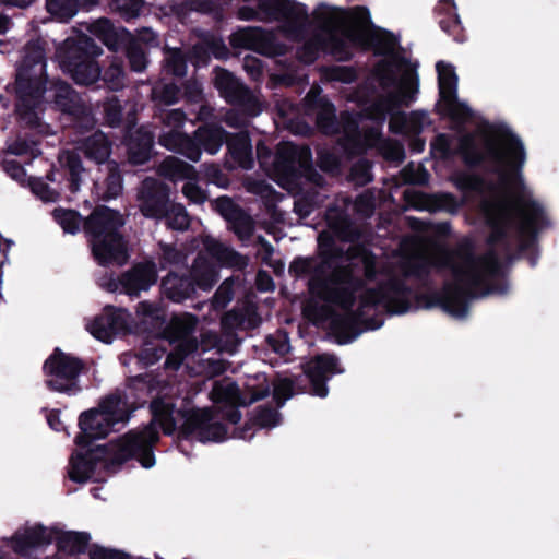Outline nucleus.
<instances>
[{
    "instance_id": "nucleus-1",
    "label": "nucleus",
    "mask_w": 559,
    "mask_h": 559,
    "mask_svg": "<svg viewBox=\"0 0 559 559\" xmlns=\"http://www.w3.org/2000/svg\"><path fill=\"white\" fill-rule=\"evenodd\" d=\"M150 424L141 430H130L118 439L112 464L123 465L129 460H136L144 468L153 467L156 462L154 448L160 440L157 426L165 436H173L177 431L179 440L195 438L199 442L206 443L227 439L226 425L215 421V412L211 407L176 409L171 400L156 396L150 403Z\"/></svg>"
},
{
    "instance_id": "nucleus-2",
    "label": "nucleus",
    "mask_w": 559,
    "mask_h": 559,
    "mask_svg": "<svg viewBox=\"0 0 559 559\" xmlns=\"http://www.w3.org/2000/svg\"><path fill=\"white\" fill-rule=\"evenodd\" d=\"M45 44L29 40L22 60L16 67L13 83L15 112L31 128L39 126L38 110L44 102L52 104L62 114L70 115L82 103L73 87L61 79H49L47 74Z\"/></svg>"
},
{
    "instance_id": "nucleus-3",
    "label": "nucleus",
    "mask_w": 559,
    "mask_h": 559,
    "mask_svg": "<svg viewBox=\"0 0 559 559\" xmlns=\"http://www.w3.org/2000/svg\"><path fill=\"white\" fill-rule=\"evenodd\" d=\"M413 289L399 277H390L379 282L374 287L366 289L358 297V307L338 313L323 307L330 317V328L340 337V343L354 341L364 331L380 329L384 321L379 316L366 317L368 309L382 307L386 313L404 314L412 308Z\"/></svg>"
},
{
    "instance_id": "nucleus-4",
    "label": "nucleus",
    "mask_w": 559,
    "mask_h": 559,
    "mask_svg": "<svg viewBox=\"0 0 559 559\" xmlns=\"http://www.w3.org/2000/svg\"><path fill=\"white\" fill-rule=\"evenodd\" d=\"M496 136L484 140L480 151L474 135H463L459 141L457 154L469 169L485 168L499 177L507 188H523L522 169L526 152L522 140L508 127L493 129Z\"/></svg>"
},
{
    "instance_id": "nucleus-5",
    "label": "nucleus",
    "mask_w": 559,
    "mask_h": 559,
    "mask_svg": "<svg viewBox=\"0 0 559 559\" xmlns=\"http://www.w3.org/2000/svg\"><path fill=\"white\" fill-rule=\"evenodd\" d=\"M433 265L439 270H449L453 276V281L449 282L463 285L474 297L490 293L504 294L508 289L506 283H489L502 275V263L493 249L477 255L473 243L467 241L455 250H443Z\"/></svg>"
},
{
    "instance_id": "nucleus-6",
    "label": "nucleus",
    "mask_w": 559,
    "mask_h": 559,
    "mask_svg": "<svg viewBox=\"0 0 559 559\" xmlns=\"http://www.w3.org/2000/svg\"><path fill=\"white\" fill-rule=\"evenodd\" d=\"M123 215L107 205H97L84 218L83 231L88 237L92 254L102 266L122 265L129 254L120 229L124 226Z\"/></svg>"
},
{
    "instance_id": "nucleus-7",
    "label": "nucleus",
    "mask_w": 559,
    "mask_h": 559,
    "mask_svg": "<svg viewBox=\"0 0 559 559\" xmlns=\"http://www.w3.org/2000/svg\"><path fill=\"white\" fill-rule=\"evenodd\" d=\"M344 35L355 46L371 48L376 56L390 57V59H383L377 63L376 75L383 88L397 84V70L409 63L407 58L394 52L400 45L397 36L384 28H376L366 34L354 27H346Z\"/></svg>"
},
{
    "instance_id": "nucleus-8",
    "label": "nucleus",
    "mask_w": 559,
    "mask_h": 559,
    "mask_svg": "<svg viewBox=\"0 0 559 559\" xmlns=\"http://www.w3.org/2000/svg\"><path fill=\"white\" fill-rule=\"evenodd\" d=\"M103 49L95 40L81 34L64 40L60 50L61 64L75 84L91 86L99 81L100 67L97 57Z\"/></svg>"
},
{
    "instance_id": "nucleus-9",
    "label": "nucleus",
    "mask_w": 559,
    "mask_h": 559,
    "mask_svg": "<svg viewBox=\"0 0 559 559\" xmlns=\"http://www.w3.org/2000/svg\"><path fill=\"white\" fill-rule=\"evenodd\" d=\"M86 371L83 359L59 347H55L43 364L46 389L67 396H75L82 392L80 377Z\"/></svg>"
},
{
    "instance_id": "nucleus-10",
    "label": "nucleus",
    "mask_w": 559,
    "mask_h": 559,
    "mask_svg": "<svg viewBox=\"0 0 559 559\" xmlns=\"http://www.w3.org/2000/svg\"><path fill=\"white\" fill-rule=\"evenodd\" d=\"M261 14L264 20L282 22L286 31L295 36H305L309 26L307 7L292 0H259L258 12L243 7L239 10L242 20H251Z\"/></svg>"
},
{
    "instance_id": "nucleus-11",
    "label": "nucleus",
    "mask_w": 559,
    "mask_h": 559,
    "mask_svg": "<svg viewBox=\"0 0 559 559\" xmlns=\"http://www.w3.org/2000/svg\"><path fill=\"white\" fill-rule=\"evenodd\" d=\"M356 263L340 264L328 275L329 286L324 290H318L313 296L333 304L342 310H352L357 302V294L364 293L366 280L355 274Z\"/></svg>"
},
{
    "instance_id": "nucleus-12",
    "label": "nucleus",
    "mask_w": 559,
    "mask_h": 559,
    "mask_svg": "<svg viewBox=\"0 0 559 559\" xmlns=\"http://www.w3.org/2000/svg\"><path fill=\"white\" fill-rule=\"evenodd\" d=\"M117 445L118 440L95 448H80V451L73 452L69 460V478L78 484L86 483L94 475L99 464L108 472L119 469L122 465L111 463Z\"/></svg>"
},
{
    "instance_id": "nucleus-13",
    "label": "nucleus",
    "mask_w": 559,
    "mask_h": 559,
    "mask_svg": "<svg viewBox=\"0 0 559 559\" xmlns=\"http://www.w3.org/2000/svg\"><path fill=\"white\" fill-rule=\"evenodd\" d=\"M475 297L469 289L459 283L444 282L440 290H430L415 295L417 308H440L455 318H465L469 310V301Z\"/></svg>"
},
{
    "instance_id": "nucleus-14",
    "label": "nucleus",
    "mask_w": 559,
    "mask_h": 559,
    "mask_svg": "<svg viewBox=\"0 0 559 559\" xmlns=\"http://www.w3.org/2000/svg\"><path fill=\"white\" fill-rule=\"evenodd\" d=\"M418 93V76H405L401 81L400 90L397 93L389 92L380 94L374 99L366 105L362 110L367 120L372 121L378 126H382L390 112L400 109L401 106L408 107L415 99Z\"/></svg>"
},
{
    "instance_id": "nucleus-15",
    "label": "nucleus",
    "mask_w": 559,
    "mask_h": 559,
    "mask_svg": "<svg viewBox=\"0 0 559 559\" xmlns=\"http://www.w3.org/2000/svg\"><path fill=\"white\" fill-rule=\"evenodd\" d=\"M170 194L169 185L157 178L146 177L141 182L136 195L140 213L145 218L162 222L167 216V209L174 202Z\"/></svg>"
},
{
    "instance_id": "nucleus-16",
    "label": "nucleus",
    "mask_w": 559,
    "mask_h": 559,
    "mask_svg": "<svg viewBox=\"0 0 559 559\" xmlns=\"http://www.w3.org/2000/svg\"><path fill=\"white\" fill-rule=\"evenodd\" d=\"M518 215L520 218L518 231L523 238L519 245V250L524 252L528 250L537 240L538 234L550 226L544 206L533 199H518Z\"/></svg>"
},
{
    "instance_id": "nucleus-17",
    "label": "nucleus",
    "mask_w": 559,
    "mask_h": 559,
    "mask_svg": "<svg viewBox=\"0 0 559 559\" xmlns=\"http://www.w3.org/2000/svg\"><path fill=\"white\" fill-rule=\"evenodd\" d=\"M229 45L234 49H246L266 57L283 56L284 46L278 44L271 32L261 27H239L229 36Z\"/></svg>"
},
{
    "instance_id": "nucleus-18",
    "label": "nucleus",
    "mask_w": 559,
    "mask_h": 559,
    "mask_svg": "<svg viewBox=\"0 0 559 559\" xmlns=\"http://www.w3.org/2000/svg\"><path fill=\"white\" fill-rule=\"evenodd\" d=\"M343 372L338 357L329 353L316 355L304 367V373L310 383V393L321 399L329 394L328 381Z\"/></svg>"
},
{
    "instance_id": "nucleus-19",
    "label": "nucleus",
    "mask_w": 559,
    "mask_h": 559,
    "mask_svg": "<svg viewBox=\"0 0 559 559\" xmlns=\"http://www.w3.org/2000/svg\"><path fill=\"white\" fill-rule=\"evenodd\" d=\"M214 85L226 103L239 106L252 115L259 112V104L251 90L230 71L218 68Z\"/></svg>"
},
{
    "instance_id": "nucleus-20",
    "label": "nucleus",
    "mask_w": 559,
    "mask_h": 559,
    "mask_svg": "<svg viewBox=\"0 0 559 559\" xmlns=\"http://www.w3.org/2000/svg\"><path fill=\"white\" fill-rule=\"evenodd\" d=\"M345 259V249L335 243L332 237H319V254L317 258V276L308 281L311 295L324 290L329 286L328 272H333Z\"/></svg>"
},
{
    "instance_id": "nucleus-21",
    "label": "nucleus",
    "mask_w": 559,
    "mask_h": 559,
    "mask_svg": "<svg viewBox=\"0 0 559 559\" xmlns=\"http://www.w3.org/2000/svg\"><path fill=\"white\" fill-rule=\"evenodd\" d=\"M305 111L313 115L317 129L324 135L340 133V121L336 117L334 104L324 95L320 88H310L304 98Z\"/></svg>"
},
{
    "instance_id": "nucleus-22",
    "label": "nucleus",
    "mask_w": 559,
    "mask_h": 559,
    "mask_svg": "<svg viewBox=\"0 0 559 559\" xmlns=\"http://www.w3.org/2000/svg\"><path fill=\"white\" fill-rule=\"evenodd\" d=\"M213 209L228 225V228L240 241H248L253 236L255 224L253 218L230 197L221 195L212 202Z\"/></svg>"
},
{
    "instance_id": "nucleus-23",
    "label": "nucleus",
    "mask_w": 559,
    "mask_h": 559,
    "mask_svg": "<svg viewBox=\"0 0 559 559\" xmlns=\"http://www.w3.org/2000/svg\"><path fill=\"white\" fill-rule=\"evenodd\" d=\"M58 162L60 167L51 168L46 179L57 182L59 190H62L64 185L72 194L76 193L81 188L82 175L86 173L81 155L76 151L66 150L59 154Z\"/></svg>"
},
{
    "instance_id": "nucleus-24",
    "label": "nucleus",
    "mask_w": 559,
    "mask_h": 559,
    "mask_svg": "<svg viewBox=\"0 0 559 559\" xmlns=\"http://www.w3.org/2000/svg\"><path fill=\"white\" fill-rule=\"evenodd\" d=\"M297 164L302 168L305 177L309 181L316 185H320L323 181L322 176L312 165L311 151L308 147L300 148L295 144L288 143L278 150L275 160V166L278 170L286 175L295 176Z\"/></svg>"
},
{
    "instance_id": "nucleus-25",
    "label": "nucleus",
    "mask_w": 559,
    "mask_h": 559,
    "mask_svg": "<svg viewBox=\"0 0 559 559\" xmlns=\"http://www.w3.org/2000/svg\"><path fill=\"white\" fill-rule=\"evenodd\" d=\"M78 425L80 432L75 436L74 442L82 449L90 447L93 440L104 439L116 430V425L96 408L81 413Z\"/></svg>"
},
{
    "instance_id": "nucleus-26",
    "label": "nucleus",
    "mask_w": 559,
    "mask_h": 559,
    "mask_svg": "<svg viewBox=\"0 0 559 559\" xmlns=\"http://www.w3.org/2000/svg\"><path fill=\"white\" fill-rule=\"evenodd\" d=\"M86 329L96 340L110 343L118 333L129 331L126 311L107 306L102 314L96 316L87 324Z\"/></svg>"
},
{
    "instance_id": "nucleus-27",
    "label": "nucleus",
    "mask_w": 559,
    "mask_h": 559,
    "mask_svg": "<svg viewBox=\"0 0 559 559\" xmlns=\"http://www.w3.org/2000/svg\"><path fill=\"white\" fill-rule=\"evenodd\" d=\"M158 278L157 269L153 261L133 264L122 272L121 294L139 297L141 292H147Z\"/></svg>"
},
{
    "instance_id": "nucleus-28",
    "label": "nucleus",
    "mask_w": 559,
    "mask_h": 559,
    "mask_svg": "<svg viewBox=\"0 0 559 559\" xmlns=\"http://www.w3.org/2000/svg\"><path fill=\"white\" fill-rule=\"evenodd\" d=\"M151 44H157V37L151 29L143 28L138 37L131 34L122 45L120 50H123L132 72L141 73L146 70L148 64L147 45Z\"/></svg>"
},
{
    "instance_id": "nucleus-29",
    "label": "nucleus",
    "mask_w": 559,
    "mask_h": 559,
    "mask_svg": "<svg viewBox=\"0 0 559 559\" xmlns=\"http://www.w3.org/2000/svg\"><path fill=\"white\" fill-rule=\"evenodd\" d=\"M486 223L490 228V233L486 239L489 250L496 246L503 245L509 247V231L511 227V218L508 206L504 203L493 204L486 209Z\"/></svg>"
},
{
    "instance_id": "nucleus-30",
    "label": "nucleus",
    "mask_w": 559,
    "mask_h": 559,
    "mask_svg": "<svg viewBox=\"0 0 559 559\" xmlns=\"http://www.w3.org/2000/svg\"><path fill=\"white\" fill-rule=\"evenodd\" d=\"M58 534L57 528H47L43 524L26 527L12 537V548L17 555H27L31 550L50 545Z\"/></svg>"
},
{
    "instance_id": "nucleus-31",
    "label": "nucleus",
    "mask_w": 559,
    "mask_h": 559,
    "mask_svg": "<svg viewBox=\"0 0 559 559\" xmlns=\"http://www.w3.org/2000/svg\"><path fill=\"white\" fill-rule=\"evenodd\" d=\"M158 144L192 162H198L202 155L199 141H197L194 133L190 136L178 130L164 131L158 135Z\"/></svg>"
},
{
    "instance_id": "nucleus-32",
    "label": "nucleus",
    "mask_w": 559,
    "mask_h": 559,
    "mask_svg": "<svg viewBox=\"0 0 559 559\" xmlns=\"http://www.w3.org/2000/svg\"><path fill=\"white\" fill-rule=\"evenodd\" d=\"M155 134L144 126L130 132L126 139L128 160L132 165H143L152 157Z\"/></svg>"
},
{
    "instance_id": "nucleus-33",
    "label": "nucleus",
    "mask_w": 559,
    "mask_h": 559,
    "mask_svg": "<svg viewBox=\"0 0 559 559\" xmlns=\"http://www.w3.org/2000/svg\"><path fill=\"white\" fill-rule=\"evenodd\" d=\"M192 277L189 272L170 271L160 283L162 294L173 302H183L195 296Z\"/></svg>"
},
{
    "instance_id": "nucleus-34",
    "label": "nucleus",
    "mask_w": 559,
    "mask_h": 559,
    "mask_svg": "<svg viewBox=\"0 0 559 559\" xmlns=\"http://www.w3.org/2000/svg\"><path fill=\"white\" fill-rule=\"evenodd\" d=\"M88 31L114 52L119 51L131 35L126 28H117L114 23L106 17L92 22Z\"/></svg>"
},
{
    "instance_id": "nucleus-35",
    "label": "nucleus",
    "mask_w": 559,
    "mask_h": 559,
    "mask_svg": "<svg viewBox=\"0 0 559 559\" xmlns=\"http://www.w3.org/2000/svg\"><path fill=\"white\" fill-rule=\"evenodd\" d=\"M440 28L455 41H465V31L462 26L454 0H440L435 8Z\"/></svg>"
},
{
    "instance_id": "nucleus-36",
    "label": "nucleus",
    "mask_w": 559,
    "mask_h": 559,
    "mask_svg": "<svg viewBox=\"0 0 559 559\" xmlns=\"http://www.w3.org/2000/svg\"><path fill=\"white\" fill-rule=\"evenodd\" d=\"M227 155L236 166L251 169L254 165L251 138L248 132L229 133L225 142Z\"/></svg>"
},
{
    "instance_id": "nucleus-37",
    "label": "nucleus",
    "mask_w": 559,
    "mask_h": 559,
    "mask_svg": "<svg viewBox=\"0 0 559 559\" xmlns=\"http://www.w3.org/2000/svg\"><path fill=\"white\" fill-rule=\"evenodd\" d=\"M281 421V414L277 409L269 406H258L253 416L245 423L241 428L234 431V436L239 439H251L253 437V428H273Z\"/></svg>"
},
{
    "instance_id": "nucleus-38",
    "label": "nucleus",
    "mask_w": 559,
    "mask_h": 559,
    "mask_svg": "<svg viewBox=\"0 0 559 559\" xmlns=\"http://www.w3.org/2000/svg\"><path fill=\"white\" fill-rule=\"evenodd\" d=\"M156 390L153 379L147 374H139L128 379L127 390L123 392L129 406L135 411L144 406L148 397Z\"/></svg>"
},
{
    "instance_id": "nucleus-39",
    "label": "nucleus",
    "mask_w": 559,
    "mask_h": 559,
    "mask_svg": "<svg viewBox=\"0 0 559 559\" xmlns=\"http://www.w3.org/2000/svg\"><path fill=\"white\" fill-rule=\"evenodd\" d=\"M96 409H99V412L109 418L116 426L128 423L133 412L132 407L129 406L124 394L119 392L111 393L102 399Z\"/></svg>"
},
{
    "instance_id": "nucleus-40",
    "label": "nucleus",
    "mask_w": 559,
    "mask_h": 559,
    "mask_svg": "<svg viewBox=\"0 0 559 559\" xmlns=\"http://www.w3.org/2000/svg\"><path fill=\"white\" fill-rule=\"evenodd\" d=\"M84 156L98 165L108 163L111 154V142L100 131H96L90 136L85 138L81 145L78 147Z\"/></svg>"
},
{
    "instance_id": "nucleus-41",
    "label": "nucleus",
    "mask_w": 559,
    "mask_h": 559,
    "mask_svg": "<svg viewBox=\"0 0 559 559\" xmlns=\"http://www.w3.org/2000/svg\"><path fill=\"white\" fill-rule=\"evenodd\" d=\"M106 177L103 182L95 181L94 186L98 197L103 201L118 198L123 190V177L119 164L116 160L106 163Z\"/></svg>"
},
{
    "instance_id": "nucleus-42",
    "label": "nucleus",
    "mask_w": 559,
    "mask_h": 559,
    "mask_svg": "<svg viewBox=\"0 0 559 559\" xmlns=\"http://www.w3.org/2000/svg\"><path fill=\"white\" fill-rule=\"evenodd\" d=\"M197 141H199L201 151L210 155H215L227 140L229 132L216 123H205L198 127L194 131Z\"/></svg>"
},
{
    "instance_id": "nucleus-43",
    "label": "nucleus",
    "mask_w": 559,
    "mask_h": 559,
    "mask_svg": "<svg viewBox=\"0 0 559 559\" xmlns=\"http://www.w3.org/2000/svg\"><path fill=\"white\" fill-rule=\"evenodd\" d=\"M206 250L222 266L238 271H243L248 266L249 260L246 255L217 240L207 242Z\"/></svg>"
},
{
    "instance_id": "nucleus-44",
    "label": "nucleus",
    "mask_w": 559,
    "mask_h": 559,
    "mask_svg": "<svg viewBox=\"0 0 559 559\" xmlns=\"http://www.w3.org/2000/svg\"><path fill=\"white\" fill-rule=\"evenodd\" d=\"M198 317L192 313H182L174 316L165 329V334L170 343H175L180 338L193 336L197 329Z\"/></svg>"
},
{
    "instance_id": "nucleus-45",
    "label": "nucleus",
    "mask_w": 559,
    "mask_h": 559,
    "mask_svg": "<svg viewBox=\"0 0 559 559\" xmlns=\"http://www.w3.org/2000/svg\"><path fill=\"white\" fill-rule=\"evenodd\" d=\"M450 180L464 195L481 193L487 188V181L483 175L467 170L454 171Z\"/></svg>"
},
{
    "instance_id": "nucleus-46",
    "label": "nucleus",
    "mask_w": 559,
    "mask_h": 559,
    "mask_svg": "<svg viewBox=\"0 0 559 559\" xmlns=\"http://www.w3.org/2000/svg\"><path fill=\"white\" fill-rule=\"evenodd\" d=\"M90 540L91 535L86 532H61L58 530L53 542L59 550L80 555L86 551Z\"/></svg>"
},
{
    "instance_id": "nucleus-47",
    "label": "nucleus",
    "mask_w": 559,
    "mask_h": 559,
    "mask_svg": "<svg viewBox=\"0 0 559 559\" xmlns=\"http://www.w3.org/2000/svg\"><path fill=\"white\" fill-rule=\"evenodd\" d=\"M438 73V88H439V100L445 98L453 99L457 95V81L459 78L455 73L454 67L444 61H438L436 64Z\"/></svg>"
},
{
    "instance_id": "nucleus-48",
    "label": "nucleus",
    "mask_w": 559,
    "mask_h": 559,
    "mask_svg": "<svg viewBox=\"0 0 559 559\" xmlns=\"http://www.w3.org/2000/svg\"><path fill=\"white\" fill-rule=\"evenodd\" d=\"M438 112L456 123H464L473 117L472 109L465 103L460 102L457 95L453 99L439 100Z\"/></svg>"
},
{
    "instance_id": "nucleus-49",
    "label": "nucleus",
    "mask_w": 559,
    "mask_h": 559,
    "mask_svg": "<svg viewBox=\"0 0 559 559\" xmlns=\"http://www.w3.org/2000/svg\"><path fill=\"white\" fill-rule=\"evenodd\" d=\"M345 29L342 31V36L334 32L324 36V52H329L338 61H349L353 58V52L347 43H350V40L344 35Z\"/></svg>"
},
{
    "instance_id": "nucleus-50",
    "label": "nucleus",
    "mask_w": 559,
    "mask_h": 559,
    "mask_svg": "<svg viewBox=\"0 0 559 559\" xmlns=\"http://www.w3.org/2000/svg\"><path fill=\"white\" fill-rule=\"evenodd\" d=\"M82 3L83 0H46L45 7L53 19L68 22L76 14Z\"/></svg>"
},
{
    "instance_id": "nucleus-51",
    "label": "nucleus",
    "mask_w": 559,
    "mask_h": 559,
    "mask_svg": "<svg viewBox=\"0 0 559 559\" xmlns=\"http://www.w3.org/2000/svg\"><path fill=\"white\" fill-rule=\"evenodd\" d=\"M188 59L180 48H168L165 51L163 70L166 74L182 78L187 73Z\"/></svg>"
},
{
    "instance_id": "nucleus-52",
    "label": "nucleus",
    "mask_w": 559,
    "mask_h": 559,
    "mask_svg": "<svg viewBox=\"0 0 559 559\" xmlns=\"http://www.w3.org/2000/svg\"><path fill=\"white\" fill-rule=\"evenodd\" d=\"M52 217L64 233L75 235L83 229L84 218L76 210L57 207L52 211Z\"/></svg>"
},
{
    "instance_id": "nucleus-53",
    "label": "nucleus",
    "mask_w": 559,
    "mask_h": 559,
    "mask_svg": "<svg viewBox=\"0 0 559 559\" xmlns=\"http://www.w3.org/2000/svg\"><path fill=\"white\" fill-rule=\"evenodd\" d=\"M168 229L185 231L191 224L190 215L181 203L173 202L167 209V216L162 219Z\"/></svg>"
},
{
    "instance_id": "nucleus-54",
    "label": "nucleus",
    "mask_w": 559,
    "mask_h": 559,
    "mask_svg": "<svg viewBox=\"0 0 559 559\" xmlns=\"http://www.w3.org/2000/svg\"><path fill=\"white\" fill-rule=\"evenodd\" d=\"M180 96L181 90L176 83L156 85L152 90V99L155 102L156 109L178 103Z\"/></svg>"
},
{
    "instance_id": "nucleus-55",
    "label": "nucleus",
    "mask_w": 559,
    "mask_h": 559,
    "mask_svg": "<svg viewBox=\"0 0 559 559\" xmlns=\"http://www.w3.org/2000/svg\"><path fill=\"white\" fill-rule=\"evenodd\" d=\"M377 135H379V132L371 128L367 131L366 138H373ZM340 144L348 155H361L367 152L369 147L367 139L365 140L361 133L342 135L340 139Z\"/></svg>"
},
{
    "instance_id": "nucleus-56",
    "label": "nucleus",
    "mask_w": 559,
    "mask_h": 559,
    "mask_svg": "<svg viewBox=\"0 0 559 559\" xmlns=\"http://www.w3.org/2000/svg\"><path fill=\"white\" fill-rule=\"evenodd\" d=\"M124 79L126 73L122 61L115 60L103 73L100 72L99 81L102 80L109 90L117 91L124 86Z\"/></svg>"
},
{
    "instance_id": "nucleus-57",
    "label": "nucleus",
    "mask_w": 559,
    "mask_h": 559,
    "mask_svg": "<svg viewBox=\"0 0 559 559\" xmlns=\"http://www.w3.org/2000/svg\"><path fill=\"white\" fill-rule=\"evenodd\" d=\"M188 272L193 278L192 282L195 294L198 288L203 292L211 290L218 281L217 272L211 266L193 267Z\"/></svg>"
},
{
    "instance_id": "nucleus-58",
    "label": "nucleus",
    "mask_w": 559,
    "mask_h": 559,
    "mask_svg": "<svg viewBox=\"0 0 559 559\" xmlns=\"http://www.w3.org/2000/svg\"><path fill=\"white\" fill-rule=\"evenodd\" d=\"M324 35L314 34L297 51L299 60L305 63H313L324 52Z\"/></svg>"
},
{
    "instance_id": "nucleus-59",
    "label": "nucleus",
    "mask_w": 559,
    "mask_h": 559,
    "mask_svg": "<svg viewBox=\"0 0 559 559\" xmlns=\"http://www.w3.org/2000/svg\"><path fill=\"white\" fill-rule=\"evenodd\" d=\"M103 119L105 124L111 128H118L123 121V107L116 97H108L103 103Z\"/></svg>"
},
{
    "instance_id": "nucleus-60",
    "label": "nucleus",
    "mask_w": 559,
    "mask_h": 559,
    "mask_svg": "<svg viewBox=\"0 0 559 559\" xmlns=\"http://www.w3.org/2000/svg\"><path fill=\"white\" fill-rule=\"evenodd\" d=\"M288 273L295 278L317 276V258L301 255L294 258L288 266Z\"/></svg>"
},
{
    "instance_id": "nucleus-61",
    "label": "nucleus",
    "mask_w": 559,
    "mask_h": 559,
    "mask_svg": "<svg viewBox=\"0 0 559 559\" xmlns=\"http://www.w3.org/2000/svg\"><path fill=\"white\" fill-rule=\"evenodd\" d=\"M32 192L44 202H56L61 192L51 188L43 178L31 177L28 180Z\"/></svg>"
},
{
    "instance_id": "nucleus-62",
    "label": "nucleus",
    "mask_w": 559,
    "mask_h": 559,
    "mask_svg": "<svg viewBox=\"0 0 559 559\" xmlns=\"http://www.w3.org/2000/svg\"><path fill=\"white\" fill-rule=\"evenodd\" d=\"M350 179L358 186H366L372 181V163L367 158H360L353 164L349 171Z\"/></svg>"
},
{
    "instance_id": "nucleus-63",
    "label": "nucleus",
    "mask_w": 559,
    "mask_h": 559,
    "mask_svg": "<svg viewBox=\"0 0 559 559\" xmlns=\"http://www.w3.org/2000/svg\"><path fill=\"white\" fill-rule=\"evenodd\" d=\"M155 116L159 117L160 122L165 127L170 128V130H178V131H180V129L183 127V124L187 120L186 112L180 108H177V109L159 108V109H156Z\"/></svg>"
},
{
    "instance_id": "nucleus-64",
    "label": "nucleus",
    "mask_w": 559,
    "mask_h": 559,
    "mask_svg": "<svg viewBox=\"0 0 559 559\" xmlns=\"http://www.w3.org/2000/svg\"><path fill=\"white\" fill-rule=\"evenodd\" d=\"M69 116L72 118L74 128L81 132H87L95 126V119L91 110L87 109L83 103H81Z\"/></svg>"
}]
</instances>
